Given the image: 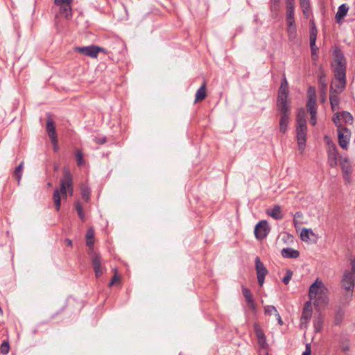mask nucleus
<instances>
[{
    "label": "nucleus",
    "mask_w": 355,
    "mask_h": 355,
    "mask_svg": "<svg viewBox=\"0 0 355 355\" xmlns=\"http://www.w3.org/2000/svg\"><path fill=\"white\" fill-rule=\"evenodd\" d=\"M340 116H341V118L345 122V123H352V121H353V116L352 115L348 112H340Z\"/></svg>",
    "instance_id": "nucleus-34"
},
{
    "label": "nucleus",
    "mask_w": 355,
    "mask_h": 355,
    "mask_svg": "<svg viewBox=\"0 0 355 355\" xmlns=\"http://www.w3.org/2000/svg\"><path fill=\"white\" fill-rule=\"evenodd\" d=\"M308 99H315V90L313 87H309L307 91Z\"/></svg>",
    "instance_id": "nucleus-43"
},
{
    "label": "nucleus",
    "mask_w": 355,
    "mask_h": 355,
    "mask_svg": "<svg viewBox=\"0 0 355 355\" xmlns=\"http://www.w3.org/2000/svg\"><path fill=\"white\" fill-rule=\"evenodd\" d=\"M23 164H24V163L21 162L19 164V166L16 167V168L15 169V171L13 173V176L17 180L18 183H19L21 178Z\"/></svg>",
    "instance_id": "nucleus-30"
},
{
    "label": "nucleus",
    "mask_w": 355,
    "mask_h": 355,
    "mask_svg": "<svg viewBox=\"0 0 355 355\" xmlns=\"http://www.w3.org/2000/svg\"><path fill=\"white\" fill-rule=\"evenodd\" d=\"M340 164L343 171H345V172H348V170L349 168V164L347 159H343V160H342Z\"/></svg>",
    "instance_id": "nucleus-45"
},
{
    "label": "nucleus",
    "mask_w": 355,
    "mask_h": 355,
    "mask_svg": "<svg viewBox=\"0 0 355 355\" xmlns=\"http://www.w3.org/2000/svg\"><path fill=\"white\" fill-rule=\"evenodd\" d=\"M74 51L83 55L92 58H96L99 52H105L104 49L94 45L87 46H76L74 47Z\"/></svg>",
    "instance_id": "nucleus-4"
},
{
    "label": "nucleus",
    "mask_w": 355,
    "mask_h": 355,
    "mask_svg": "<svg viewBox=\"0 0 355 355\" xmlns=\"http://www.w3.org/2000/svg\"><path fill=\"white\" fill-rule=\"evenodd\" d=\"M266 355H268V354L267 353Z\"/></svg>",
    "instance_id": "nucleus-64"
},
{
    "label": "nucleus",
    "mask_w": 355,
    "mask_h": 355,
    "mask_svg": "<svg viewBox=\"0 0 355 355\" xmlns=\"http://www.w3.org/2000/svg\"><path fill=\"white\" fill-rule=\"evenodd\" d=\"M306 107L310 114H316V101L315 99H308Z\"/></svg>",
    "instance_id": "nucleus-28"
},
{
    "label": "nucleus",
    "mask_w": 355,
    "mask_h": 355,
    "mask_svg": "<svg viewBox=\"0 0 355 355\" xmlns=\"http://www.w3.org/2000/svg\"><path fill=\"white\" fill-rule=\"evenodd\" d=\"M270 232V227L266 220H261L254 228V235L258 240H262L267 236Z\"/></svg>",
    "instance_id": "nucleus-8"
},
{
    "label": "nucleus",
    "mask_w": 355,
    "mask_h": 355,
    "mask_svg": "<svg viewBox=\"0 0 355 355\" xmlns=\"http://www.w3.org/2000/svg\"><path fill=\"white\" fill-rule=\"evenodd\" d=\"M275 316H276L278 324L279 325H283L284 322H283V320H282L280 315L279 313H277Z\"/></svg>",
    "instance_id": "nucleus-55"
},
{
    "label": "nucleus",
    "mask_w": 355,
    "mask_h": 355,
    "mask_svg": "<svg viewBox=\"0 0 355 355\" xmlns=\"http://www.w3.org/2000/svg\"><path fill=\"white\" fill-rule=\"evenodd\" d=\"M106 141H107V139H106V137H104V138H103V139H99V141H98V144H105Z\"/></svg>",
    "instance_id": "nucleus-60"
},
{
    "label": "nucleus",
    "mask_w": 355,
    "mask_h": 355,
    "mask_svg": "<svg viewBox=\"0 0 355 355\" xmlns=\"http://www.w3.org/2000/svg\"><path fill=\"white\" fill-rule=\"evenodd\" d=\"M349 7L345 3H343L338 7L335 17L337 23L341 22L342 19L346 16Z\"/></svg>",
    "instance_id": "nucleus-19"
},
{
    "label": "nucleus",
    "mask_w": 355,
    "mask_h": 355,
    "mask_svg": "<svg viewBox=\"0 0 355 355\" xmlns=\"http://www.w3.org/2000/svg\"><path fill=\"white\" fill-rule=\"evenodd\" d=\"M290 112H280L281 117L279 121L280 132L284 134L287 130Z\"/></svg>",
    "instance_id": "nucleus-18"
},
{
    "label": "nucleus",
    "mask_w": 355,
    "mask_h": 355,
    "mask_svg": "<svg viewBox=\"0 0 355 355\" xmlns=\"http://www.w3.org/2000/svg\"><path fill=\"white\" fill-rule=\"evenodd\" d=\"M338 160V151L336 146L334 144L329 148L328 152V161L331 167H335L337 165Z\"/></svg>",
    "instance_id": "nucleus-15"
},
{
    "label": "nucleus",
    "mask_w": 355,
    "mask_h": 355,
    "mask_svg": "<svg viewBox=\"0 0 355 355\" xmlns=\"http://www.w3.org/2000/svg\"><path fill=\"white\" fill-rule=\"evenodd\" d=\"M354 278L355 277L353 276L352 272L345 271L341 282L343 287L346 291H351V295H352L353 288L354 287Z\"/></svg>",
    "instance_id": "nucleus-13"
},
{
    "label": "nucleus",
    "mask_w": 355,
    "mask_h": 355,
    "mask_svg": "<svg viewBox=\"0 0 355 355\" xmlns=\"http://www.w3.org/2000/svg\"><path fill=\"white\" fill-rule=\"evenodd\" d=\"M334 67V71L336 78L341 83V89L345 86V64L333 65Z\"/></svg>",
    "instance_id": "nucleus-14"
},
{
    "label": "nucleus",
    "mask_w": 355,
    "mask_h": 355,
    "mask_svg": "<svg viewBox=\"0 0 355 355\" xmlns=\"http://www.w3.org/2000/svg\"><path fill=\"white\" fill-rule=\"evenodd\" d=\"M257 343L261 349H266L268 347L266 336L263 338L259 339Z\"/></svg>",
    "instance_id": "nucleus-46"
},
{
    "label": "nucleus",
    "mask_w": 355,
    "mask_h": 355,
    "mask_svg": "<svg viewBox=\"0 0 355 355\" xmlns=\"http://www.w3.org/2000/svg\"><path fill=\"white\" fill-rule=\"evenodd\" d=\"M352 272L354 273V277H355V260L352 261Z\"/></svg>",
    "instance_id": "nucleus-59"
},
{
    "label": "nucleus",
    "mask_w": 355,
    "mask_h": 355,
    "mask_svg": "<svg viewBox=\"0 0 355 355\" xmlns=\"http://www.w3.org/2000/svg\"><path fill=\"white\" fill-rule=\"evenodd\" d=\"M282 256L284 258L296 259L300 256V252L291 248H286L282 250Z\"/></svg>",
    "instance_id": "nucleus-17"
},
{
    "label": "nucleus",
    "mask_w": 355,
    "mask_h": 355,
    "mask_svg": "<svg viewBox=\"0 0 355 355\" xmlns=\"http://www.w3.org/2000/svg\"><path fill=\"white\" fill-rule=\"evenodd\" d=\"M67 245L71 247L72 246V241L69 239H66L64 241Z\"/></svg>",
    "instance_id": "nucleus-57"
},
{
    "label": "nucleus",
    "mask_w": 355,
    "mask_h": 355,
    "mask_svg": "<svg viewBox=\"0 0 355 355\" xmlns=\"http://www.w3.org/2000/svg\"><path fill=\"white\" fill-rule=\"evenodd\" d=\"M311 345L310 344H306V349L305 351L303 352L302 355H311Z\"/></svg>",
    "instance_id": "nucleus-53"
},
{
    "label": "nucleus",
    "mask_w": 355,
    "mask_h": 355,
    "mask_svg": "<svg viewBox=\"0 0 355 355\" xmlns=\"http://www.w3.org/2000/svg\"><path fill=\"white\" fill-rule=\"evenodd\" d=\"M76 211L78 212L79 218L83 221H85V214H84V211H83V207H82L81 204L80 203V202H77L76 203Z\"/></svg>",
    "instance_id": "nucleus-38"
},
{
    "label": "nucleus",
    "mask_w": 355,
    "mask_h": 355,
    "mask_svg": "<svg viewBox=\"0 0 355 355\" xmlns=\"http://www.w3.org/2000/svg\"><path fill=\"white\" fill-rule=\"evenodd\" d=\"M334 65L345 64V58L340 50H336L334 53Z\"/></svg>",
    "instance_id": "nucleus-26"
},
{
    "label": "nucleus",
    "mask_w": 355,
    "mask_h": 355,
    "mask_svg": "<svg viewBox=\"0 0 355 355\" xmlns=\"http://www.w3.org/2000/svg\"><path fill=\"white\" fill-rule=\"evenodd\" d=\"M319 76H322V77L324 78V76H325L324 72L323 71L320 70Z\"/></svg>",
    "instance_id": "nucleus-62"
},
{
    "label": "nucleus",
    "mask_w": 355,
    "mask_h": 355,
    "mask_svg": "<svg viewBox=\"0 0 355 355\" xmlns=\"http://www.w3.org/2000/svg\"><path fill=\"white\" fill-rule=\"evenodd\" d=\"M286 23L291 24L295 21L294 13H295V5H286Z\"/></svg>",
    "instance_id": "nucleus-21"
},
{
    "label": "nucleus",
    "mask_w": 355,
    "mask_h": 355,
    "mask_svg": "<svg viewBox=\"0 0 355 355\" xmlns=\"http://www.w3.org/2000/svg\"><path fill=\"white\" fill-rule=\"evenodd\" d=\"M295 5V0H286V5Z\"/></svg>",
    "instance_id": "nucleus-61"
},
{
    "label": "nucleus",
    "mask_w": 355,
    "mask_h": 355,
    "mask_svg": "<svg viewBox=\"0 0 355 355\" xmlns=\"http://www.w3.org/2000/svg\"><path fill=\"white\" fill-rule=\"evenodd\" d=\"M91 255V261L93 265L94 270L96 277H101L103 274V270L101 266V258L98 253L92 250V252H89Z\"/></svg>",
    "instance_id": "nucleus-10"
},
{
    "label": "nucleus",
    "mask_w": 355,
    "mask_h": 355,
    "mask_svg": "<svg viewBox=\"0 0 355 355\" xmlns=\"http://www.w3.org/2000/svg\"><path fill=\"white\" fill-rule=\"evenodd\" d=\"M275 4H278L279 2V0H272Z\"/></svg>",
    "instance_id": "nucleus-63"
},
{
    "label": "nucleus",
    "mask_w": 355,
    "mask_h": 355,
    "mask_svg": "<svg viewBox=\"0 0 355 355\" xmlns=\"http://www.w3.org/2000/svg\"><path fill=\"white\" fill-rule=\"evenodd\" d=\"M73 0H54V4L59 7V12L69 18L72 15L71 4Z\"/></svg>",
    "instance_id": "nucleus-5"
},
{
    "label": "nucleus",
    "mask_w": 355,
    "mask_h": 355,
    "mask_svg": "<svg viewBox=\"0 0 355 355\" xmlns=\"http://www.w3.org/2000/svg\"><path fill=\"white\" fill-rule=\"evenodd\" d=\"M81 195H82L83 199L85 201H86V202L88 201L89 199V196H90V189L87 187H82Z\"/></svg>",
    "instance_id": "nucleus-39"
},
{
    "label": "nucleus",
    "mask_w": 355,
    "mask_h": 355,
    "mask_svg": "<svg viewBox=\"0 0 355 355\" xmlns=\"http://www.w3.org/2000/svg\"><path fill=\"white\" fill-rule=\"evenodd\" d=\"M340 119H342L341 118V116H340V113H337L336 114L334 117H333V121L334 122V123L338 126L339 125H338V123L340 121Z\"/></svg>",
    "instance_id": "nucleus-49"
},
{
    "label": "nucleus",
    "mask_w": 355,
    "mask_h": 355,
    "mask_svg": "<svg viewBox=\"0 0 355 355\" xmlns=\"http://www.w3.org/2000/svg\"><path fill=\"white\" fill-rule=\"evenodd\" d=\"M306 112L304 108H300L297 110V124H306V120L305 119Z\"/></svg>",
    "instance_id": "nucleus-27"
},
{
    "label": "nucleus",
    "mask_w": 355,
    "mask_h": 355,
    "mask_svg": "<svg viewBox=\"0 0 355 355\" xmlns=\"http://www.w3.org/2000/svg\"><path fill=\"white\" fill-rule=\"evenodd\" d=\"M242 293H243V295L247 303L251 302V301L254 300L252 297V293L248 288H247L245 287H243Z\"/></svg>",
    "instance_id": "nucleus-33"
},
{
    "label": "nucleus",
    "mask_w": 355,
    "mask_h": 355,
    "mask_svg": "<svg viewBox=\"0 0 355 355\" xmlns=\"http://www.w3.org/2000/svg\"><path fill=\"white\" fill-rule=\"evenodd\" d=\"M309 234H313V231L311 230L304 228L301 232V239L304 241H308L309 239Z\"/></svg>",
    "instance_id": "nucleus-36"
},
{
    "label": "nucleus",
    "mask_w": 355,
    "mask_h": 355,
    "mask_svg": "<svg viewBox=\"0 0 355 355\" xmlns=\"http://www.w3.org/2000/svg\"><path fill=\"white\" fill-rule=\"evenodd\" d=\"M289 92L278 91L277 109L279 112H290L291 101L288 100Z\"/></svg>",
    "instance_id": "nucleus-3"
},
{
    "label": "nucleus",
    "mask_w": 355,
    "mask_h": 355,
    "mask_svg": "<svg viewBox=\"0 0 355 355\" xmlns=\"http://www.w3.org/2000/svg\"><path fill=\"white\" fill-rule=\"evenodd\" d=\"M118 279V277L116 276V275H114L112 277V279H111L110 282L109 283V286H113V284H114V282Z\"/></svg>",
    "instance_id": "nucleus-54"
},
{
    "label": "nucleus",
    "mask_w": 355,
    "mask_h": 355,
    "mask_svg": "<svg viewBox=\"0 0 355 355\" xmlns=\"http://www.w3.org/2000/svg\"><path fill=\"white\" fill-rule=\"evenodd\" d=\"M317 38V29L313 26L310 30V46L314 45Z\"/></svg>",
    "instance_id": "nucleus-35"
},
{
    "label": "nucleus",
    "mask_w": 355,
    "mask_h": 355,
    "mask_svg": "<svg viewBox=\"0 0 355 355\" xmlns=\"http://www.w3.org/2000/svg\"><path fill=\"white\" fill-rule=\"evenodd\" d=\"M300 5L310 4V0H299Z\"/></svg>",
    "instance_id": "nucleus-56"
},
{
    "label": "nucleus",
    "mask_w": 355,
    "mask_h": 355,
    "mask_svg": "<svg viewBox=\"0 0 355 355\" xmlns=\"http://www.w3.org/2000/svg\"><path fill=\"white\" fill-rule=\"evenodd\" d=\"M264 313L267 315H276L278 313L277 309L274 306L267 305L264 306Z\"/></svg>",
    "instance_id": "nucleus-32"
},
{
    "label": "nucleus",
    "mask_w": 355,
    "mask_h": 355,
    "mask_svg": "<svg viewBox=\"0 0 355 355\" xmlns=\"http://www.w3.org/2000/svg\"><path fill=\"white\" fill-rule=\"evenodd\" d=\"M309 297L313 300V305L317 309L325 307L329 302L328 289L322 280L317 279L309 287Z\"/></svg>",
    "instance_id": "nucleus-1"
},
{
    "label": "nucleus",
    "mask_w": 355,
    "mask_h": 355,
    "mask_svg": "<svg viewBox=\"0 0 355 355\" xmlns=\"http://www.w3.org/2000/svg\"><path fill=\"white\" fill-rule=\"evenodd\" d=\"M292 276H293V271L290 269H288L286 270V275L282 279V282H284V284H288L289 283L291 279L292 278Z\"/></svg>",
    "instance_id": "nucleus-42"
},
{
    "label": "nucleus",
    "mask_w": 355,
    "mask_h": 355,
    "mask_svg": "<svg viewBox=\"0 0 355 355\" xmlns=\"http://www.w3.org/2000/svg\"><path fill=\"white\" fill-rule=\"evenodd\" d=\"M253 327H254V333H255L256 337L257 338V340L259 339L263 338L266 336L263 329L260 327V326L257 322H255L254 324Z\"/></svg>",
    "instance_id": "nucleus-29"
},
{
    "label": "nucleus",
    "mask_w": 355,
    "mask_h": 355,
    "mask_svg": "<svg viewBox=\"0 0 355 355\" xmlns=\"http://www.w3.org/2000/svg\"><path fill=\"white\" fill-rule=\"evenodd\" d=\"M341 349L343 352H347L349 350V347L348 345H343L342 346Z\"/></svg>",
    "instance_id": "nucleus-58"
},
{
    "label": "nucleus",
    "mask_w": 355,
    "mask_h": 355,
    "mask_svg": "<svg viewBox=\"0 0 355 355\" xmlns=\"http://www.w3.org/2000/svg\"><path fill=\"white\" fill-rule=\"evenodd\" d=\"M206 96V82H203L200 87L196 92L195 102L201 101L204 100Z\"/></svg>",
    "instance_id": "nucleus-22"
},
{
    "label": "nucleus",
    "mask_w": 355,
    "mask_h": 355,
    "mask_svg": "<svg viewBox=\"0 0 355 355\" xmlns=\"http://www.w3.org/2000/svg\"><path fill=\"white\" fill-rule=\"evenodd\" d=\"M272 218L275 220H280L283 218V214L280 206L275 205L273 208L267 212Z\"/></svg>",
    "instance_id": "nucleus-23"
},
{
    "label": "nucleus",
    "mask_w": 355,
    "mask_h": 355,
    "mask_svg": "<svg viewBox=\"0 0 355 355\" xmlns=\"http://www.w3.org/2000/svg\"><path fill=\"white\" fill-rule=\"evenodd\" d=\"M86 244L89 248V252L94 250V231L92 228L87 230L86 233Z\"/></svg>",
    "instance_id": "nucleus-20"
},
{
    "label": "nucleus",
    "mask_w": 355,
    "mask_h": 355,
    "mask_svg": "<svg viewBox=\"0 0 355 355\" xmlns=\"http://www.w3.org/2000/svg\"><path fill=\"white\" fill-rule=\"evenodd\" d=\"M279 92H289L288 89V81L285 77V75L283 76V78L281 82L280 87L278 89Z\"/></svg>",
    "instance_id": "nucleus-37"
},
{
    "label": "nucleus",
    "mask_w": 355,
    "mask_h": 355,
    "mask_svg": "<svg viewBox=\"0 0 355 355\" xmlns=\"http://www.w3.org/2000/svg\"><path fill=\"white\" fill-rule=\"evenodd\" d=\"M247 304H248V305L249 308H250L252 311H254V312H255V311H256V310H257V306H256V304H255V303H254V300H252V301H251V302H248Z\"/></svg>",
    "instance_id": "nucleus-51"
},
{
    "label": "nucleus",
    "mask_w": 355,
    "mask_h": 355,
    "mask_svg": "<svg viewBox=\"0 0 355 355\" xmlns=\"http://www.w3.org/2000/svg\"><path fill=\"white\" fill-rule=\"evenodd\" d=\"M318 82H319L320 85H321L322 89L324 91H325L327 89V83H326L325 78L322 76H319Z\"/></svg>",
    "instance_id": "nucleus-48"
},
{
    "label": "nucleus",
    "mask_w": 355,
    "mask_h": 355,
    "mask_svg": "<svg viewBox=\"0 0 355 355\" xmlns=\"http://www.w3.org/2000/svg\"><path fill=\"white\" fill-rule=\"evenodd\" d=\"M303 217V214L300 211H297L295 215H294V218H293V223H294V225L296 227L298 224H301V223H298L297 221V218H301Z\"/></svg>",
    "instance_id": "nucleus-47"
},
{
    "label": "nucleus",
    "mask_w": 355,
    "mask_h": 355,
    "mask_svg": "<svg viewBox=\"0 0 355 355\" xmlns=\"http://www.w3.org/2000/svg\"><path fill=\"white\" fill-rule=\"evenodd\" d=\"M331 86H334V89H336L337 91V92H340L343 89H341V83L339 82L338 84H336V83H332L331 85Z\"/></svg>",
    "instance_id": "nucleus-50"
},
{
    "label": "nucleus",
    "mask_w": 355,
    "mask_h": 355,
    "mask_svg": "<svg viewBox=\"0 0 355 355\" xmlns=\"http://www.w3.org/2000/svg\"><path fill=\"white\" fill-rule=\"evenodd\" d=\"M350 130L341 125L338 126V138L340 146L343 149H347L350 140Z\"/></svg>",
    "instance_id": "nucleus-6"
},
{
    "label": "nucleus",
    "mask_w": 355,
    "mask_h": 355,
    "mask_svg": "<svg viewBox=\"0 0 355 355\" xmlns=\"http://www.w3.org/2000/svg\"><path fill=\"white\" fill-rule=\"evenodd\" d=\"M255 268L258 283L260 286H262L264 283L265 277L268 274V271L264 264L261 261L259 257L255 258Z\"/></svg>",
    "instance_id": "nucleus-9"
},
{
    "label": "nucleus",
    "mask_w": 355,
    "mask_h": 355,
    "mask_svg": "<svg viewBox=\"0 0 355 355\" xmlns=\"http://www.w3.org/2000/svg\"><path fill=\"white\" fill-rule=\"evenodd\" d=\"M313 327L315 332H320L323 327V318L319 314L313 320Z\"/></svg>",
    "instance_id": "nucleus-25"
},
{
    "label": "nucleus",
    "mask_w": 355,
    "mask_h": 355,
    "mask_svg": "<svg viewBox=\"0 0 355 355\" xmlns=\"http://www.w3.org/2000/svg\"><path fill=\"white\" fill-rule=\"evenodd\" d=\"M67 189L70 195L73 194V180L71 173L65 169L63 172V179L60 181V189H55L53 192V201L55 209L59 211L61 206L60 193L64 196H67Z\"/></svg>",
    "instance_id": "nucleus-2"
},
{
    "label": "nucleus",
    "mask_w": 355,
    "mask_h": 355,
    "mask_svg": "<svg viewBox=\"0 0 355 355\" xmlns=\"http://www.w3.org/2000/svg\"><path fill=\"white\" fill-rule=\"evenodd\" d=\"M9 345L8 343L6 342H3L1 345V348H0V350H1V352L3 354H6L8 353L9 352Z\"/></svg>",
    "instance_id": "nucleus-44"
},
{
    "label": "nucleus",
    "mask_w": 355,
    "mask_h": 355,
    "mask_svg": "<svg viewBox=\"0 0 355 355\" xmlns=\"http://www.w3.org/2000/svg\"><path fill=\"white\" fill-rule=\"evenodd\" d=\"M337 91L334 89V86L330 87V103L333 110H337L339 107V98L336 94Z\"/></svg>",
    "instance_id": "nucleus-16"
},
{
    "label": "nucleus",
    "mask_w": 355,
    "mask_h": 355,
    "mask_svg": "<svg viewBox=\"0 0 355 355\" xmlns=\"http://www.w3.org/2000/svg\"><path fill=\"white\" fill-rule=\"evenodd\" d=\"M312 305L311 301L306 302L303 307L302 313L300 318V328H306L309 321L312 316Z\"/></svg>",
    "instance_id": "nucleus-7"
},
{
    "label": "nucleus",
    "mask_w": 355,
    "mask_h": 355,
    "mask_svg": "<svg viewBox=\"0 0 355 355\" xmlns=\"http://www.w3.org/2000/svg\"><path fill=\"white\" fill-rule=\"evenodd\" d=\"M306 124H297V138L298 141L299 148L302 150H304L306 139Z\"/></svg>",
    "instance_id": "nucleus-11"
},
{
    "label": "nucleus",
    "mask_w": 355,
    "mask_h": 355,
    "mask_svg": "<svg viewBox=\"0 0 355 355\" xmlns=\"http://www.w3.org/2000/svg\"><path fill=\"white\" fill-rule=\"evenodd\" d=\"M302 9V12H303V15H304V17L306 18H309L311 14V6L310 4H306V5H300Z\"/></svg>",
    "instance_id": "nucleus-40"
},
{
    "label": "nucleus",
    "mask_w": 355,
    "mask_h": 355,
    "mask_svg": "<svg viewBox=\"0 0 355 355\" xmlns=\"http://www.w3.org/2000/svg\"><path fill=\"white\" fill-rule=\"evenodd\" d=\"M310 123L312 125L316 124V114H311Z\"/></svg>",
    "instance_id": "nucleus-52"
},
{
    "label": "nucleus",
    "mask_w": 355,
    "mask_h": 355,
    "mask_svg": "<svg viewBox=\"0 0 355 355\" xmlns=\"http://www.w3.org/2000/svg\"><path fill=\"white\" fill-rule=\"evenodd\" d=\"M76 162H77V165L78 166H83L84 164H85V160H84V158H83V154L82 153V151L79 149H77L76 150Z\"/></svg>",
    "instance_id": "nucleus-31"
},
{
    "label": "nucleus",
    "mask_w": 355,
    "mask_h": 355,
    "mask_svg": "<svg viewBox=\"0 0 355 355\" xmlns=\"http://www.w3.org/2000/svg\"><path fill=\"white\" fill-rule=\"evenodd\" d=\"M46 131L49 137L51 139L52 143L54 144L55 149H57V135L55 132V128L54 121L50 116H48L46 119Z\"/></svg>",
    "instance_id": "nucleus-12"
},
{
    "label": "nucleus",
    "mask_w": 355,
    "mask_h": 355,
    "mask_svg": "<svg viewBox=\"0 0 355 355\" xmlns=\"http://www.w3.org/2000/svg\"><path fill=\"white\" fill-rule=\"evenodd\" d=\"M287 33L290 40H293L297 36V27L295 22L287 23Z\"/></svg>",
    "instance_id": "nucleus-24"
},
{
    "label": "nucleus",
    "mask_w": 355,
    "mask_h": 355,
    "mask_svg": "<svg viewBox=\"0 0 355 355\" xmlns=\"http://www.w3.org/2000/svg\"><path fill=\"white\" fill-rule=\"evenodd\" d=\"M310 46L311 50V58L313 60L316 61L318 58V55L317 53L318 48L315 46V43H314V45Z\"/></svg>",
    "instance_id": "nucleus-41"
}]
</instances>
